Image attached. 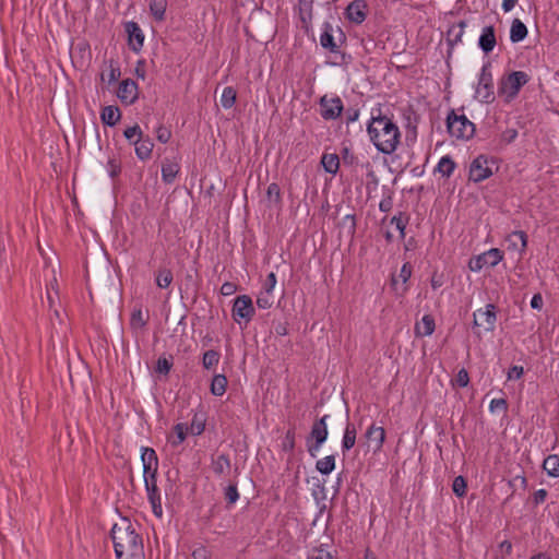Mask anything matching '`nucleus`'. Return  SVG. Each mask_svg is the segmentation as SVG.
I'll return each instance as SVG.
<instances>
[{
    "mask_svg": "<svg viewBox=\"0 0 559 559\" xmlns=\"http://www.w3.org/2000/svg\"><path fill=\"white\" fill-rule=\"evenodd\" d=\"M357 430L354 424L347 423L342 440V452L345 454L356 443Z\"/></svg>",
    "mask_w": 559,
    "mask_h": 559,
    "instance_id": "nucleus-24",
    "label": "nucleus"
},
{
    "mask_svg": "<svg viewBox=\"0 0 559 559\" xmlns=\"http://www.w3.org/2000/svg\"><path fill=\"white\" fill-rule=\"evenodd\" d=\"M173 367L171 360L165 357H159L156 364V372L160 374H168Z\"/></svg>",
    "mask_w": 559,
    "mask_h": 559,
    "instance_id": "nucleus-44",
    "label": "nucleus"
},
{
    "mask_svg": "<svg viewBox=\"0 0 559 559\" xmlns=\"http://www.w3.org/2000/svg\"><path fill=\"white\" fill-rule=\"evenodd\" d=\"M518 136V131L515 129H507L501 134V141L506 144L512 143Z\"/></svg>",
    "mask_w": 559,
    "mask_h": 559,
    "instance_id": "nucleus-57",
    "label": "nucleus"
},
{
    "mask_svg": "<svg viewBox=\"0 0 559 559\" xmlns=\"http://www.w3.org/2000/svg\"><path fill=\"white\" fill-rule=\"evenodd\" d=\"M117 96L124 105H132L139 97L138 84L131 80H122L119 84Z\"/></svg>",
    "mask_w": 559,
    "mask_h": 559,
    "instance_id": "nucleus-12",
    "label": "nucleus"
},
{
    "mask_svg": "<svg viewBox=\"0 0 559 559\" xmlns=\"http://www.w3.org/2000/svg\"><path fill=\"white\" fill-rule=\"evenodd\" d=\"M178 171H179V167L177 164L164 163L162 165V178H163L164 182L171 183L175 180Z\"/></svg>",
    "mask_w": 559,
    "mask_h": 559,
    "instance_id": "nucleus-33",
    "label": "nucleus"
},
{
    "mask_svg": "<svg viewBox=\"0 0 559 559\" xmlns=\"http://www.w3.org/2000/svg\"><path fill=\"white\" fill-rule=\"evenodd\" d=\"M319 105L321 117L328 121L337 119L344 109L343 102L338 96L329 97L323 95L319 100Z\"/></svg>",
    "mask_w": 559,
    "mask_h": 559,
    "instance_id": "nucleus-9",
    "label": "nucleus"
},
{
    "mask_svg": "<svg viewBox=\"0 0 559 559\" xmlns=\"http://www.w3.org/2000/svg\"><path fill=\"white\" fill-rule=\"evenodd\" d=\"M467 484L463 476H456L452 484V490L457 497H464L466 493Z\"/></svg>",
    "mask_w": 559,
    "mask_h": 559,
    "instance_id": "nucleus-41",
    "label": "nucleus"
},
{
    "mask_svg": "<svg viewBox=\"0 0 559 559\" xmlns=\"http://www.w3.org/2000/svg\"><path fill=\"white\" fill-rule=\"evenodd\" d=\"M272 305H273V298L271 297V294L261 292L257 298V306L260 309H269L272 307Z\"/></svg>",
    "mask_w": 559,
    "mask_h": 559,
    "instance_id": "nucleus-46",
    "label": "nucleus"
},
{
    "mask_svg": "<svg viewBox=\"0 0 559 559\" xmlns=\"http://www.w3.org/2000/svg\"><path fill=\"white\" fill-rule=\"evenodd\" d=\"M144 484H145V488L147 491L148 501L155 500V499H160V493H159V490L157 487V479H154V480L145 479Z\"/></svg>",
    "mask_w": 559,
    "mask_h": 559,
    "instance_id": "nucleus-42",
    "label": "nucleus"
},
{
    "mask_svg": "<svg viewBox=\"0 0 559 559\" xmlns=\"http://www.w3.org/2000/svg\"><path fill=\"white\" fill-rule=\"evenodd\" d=\"M332 33V25L330 23H324L323 32L320 36V44L324 49H328L333 53H337L338 46L336 45Z\"/></svg>",
    "mask_w": 559,
    "mask_h": 559,
    "instance_id": "nucleus-18",
    "label": "nucleus"
},
{
    "mask_svg": "<svg viewBox=\"0 0 559 559\" xmlns=\"http://www.w3.org/2000/svg\"><path fill=\"white\" fill-rule=\"evenodd\" d=\"M157 468H158V465L143 464L144 480L145 479H147V480L157 479Z\"/></svg>",
    "mask_w": 559,
    "mask_h": 559,
    "instance_id": "nucleus-48",
    "label": "nucleus"
},
{
    "mask_svg": "<svg viewBox=\"0 0 559 559\" xmlns=\"http://www.w3.org/2000/svg\"><path fill=\"white\" fill-rule=\"evenodd\" d=\"M473 317L474 328H481L485 332H492L495 330L497 321L495 305H486L485 309L476 310Z\"/></svg>",
    "mask_w": 559,
    "mask_h": 559,
    "instance_id": "nucleus-8",
    "label": "nucleus"
},
{
    "mask_svg": "<svg viewBox=\"0 0 559 559\" xmlns=\"http://www.w3.org/2000/svg\"><path fill=\"white\" fill-rule=\"evenodd\" d=\"M502 259L503 252L497 248H492L472 259L468 266L473 272H478L486 265L496 266Z\"/></svg>",
    "mask_w": 559,
    "mask_h": 559,
    "instance_id": "nucleus-10",
    "label": "nucleus"
},
{
    "mask_svg": "<svg viewBox=\"0 0 559 559\" xmlns=\"http://www.w3.org/2000/svg\"><path fill=\"white\" fill-rule=\"evenodd\" d=\"M431 287L433 289H438L439 287H441L443 284H444V276L443 274H439L438 272H433L432 276H431Z\"/></svg>",
    "mask_w": 559,
    "mask_h": 559,
    "instance_id": "nucleus-59",
    "label": "nucleus"
},
{
    "mask_svg": "<svg viewBox=\"0 0 559 559\" xmlns=\"http://www.w3.org/2000/svg\"><path fill=\"white\" fill-rule=\"evenodd\" d=\"M469 377L468 372L463 368L461 369L455 377V384L460 388H465L468 385Z\"/></svg>",
    "mask_w": 559,
    "mask_h": 559,
    "instance_id": "nucleus-50",
    "label": "nucleus"
},
{
    "mask_svg": "<svg viewBox=\"0 0 559 559\" xmlns=\"http://www.w3.org/2000/svg\"><path fill=\"white\" fill-rule=\"evenodd\" d=\"M150 11L158 22L164 21L167 8V0H150Z\"/></svg>",
    "mask_w": 559,
    "mask_h": 559,
    "instance_id": "nucleus-29",
    "label": "nucleus"
},
{
    "mask_svg": "<svg viewBox=\"0 0 559 559\" xmlns=\"http://www.w3.org/2000/svg\"><path fill=\"white\" fill-rule=\"evenodd\" d=\"M150 503L152 506L153 513L160 519L163 516L162 499L151 500Z\"/></svg>",
    "mask_w": 559,
    "mask_h": 559,
    "instance_id": "nucleus-61",
    "label": "nucleus"
},
{
    "mask_svg": "<svg viewBox=\"0 0 559 559\" xmlns=\"http://www.w3.org/2000/svg\"><path fill=\"white\" fill-rule=\"evenodd\" d=\"M436 328L435 319L430 314H425L420 322L415 325V332L419 336H429L433 333Z\"/></svg>",
    "mask_w": 559,
    "mask_h": 559,
    "instance_id": "nucleus-20",
    "label": "nucleus"
},
{
    "mask_svg": "<svg viewBox=\"0 0 559 559\" xmlns=\"http://www.w3.org/2000/svg\"><path fill=\"white\" fill-rule=\"evenodd\" d=\"M543 305H544V300H543V297L540 294H535L533 297H532V300H531V307L535 310H540L543 308Z\"/></svg>",
    "mask_w": 559,
    "mask_h": 559,
    "instance_id": "nucleus-62",
    "label": "nucleus"
},
{
    "mask_svg": "<svg viewBox=\"0 0 559 559\" xmlns=\"http://www.w3.org/2000/svg\"><path fill=\"white\" fill-rule=\"evenodd\" d=\"M120 69L117 67L110 66V70L108 72V83H114L120 78Z\"/></svg>",
    "mask_w": 559,
    "mask_h": 559,
    "instance_id": "nucleus-63",
    "label": "nucleus"
},
{
    "mask_svg": "<svg viewBox=\"0 0 559 559\" xmlns=\"http://www.w3.org/2000/svg\"><path fill=\"white\" fill-rule=\"evenodd\" d=\"M370 141L376 148L385 155L394 153L400 144L401 132L391 118L382 115L380 108L372 110L367 126Z\"/></svg>",
    "mask_w": 559,
    "mask_h": 559,
    "instance_id": "nucleus-1",
    "label": "nucleus"
},
{
    "mask_svg": "<svg viewBox=\"0 0 559 559\" xmlns=\"http://www.w3.org/2000/svg\"><path fill=\"white\" fill-rule=\"evenodd\" d=\"M110 536L117 558H144L142 538L128 519L114 524Z\"/></svg>",
    "mask_w": 559,
    "mask_h": 559,
    "instance_id": "nucleus-2",
    "label": "nucleus"
},
{
    "mask_svg": "<svg viewBox=\"0 0 559 559\" xmlns=\"http://www.w3.org/2000/svg\"><path fill=\"white\" fill-rule=\"evenodd\" d=\"M455 167H456V164L452 159V157L449 155H445L440 158L435 170L440 173L443 177L449 178L453 174Z\"/></svg>",
    "mask_w": 559,
    "mask_h": 559,
    "instance_id": "nucleus-26",
    "label": "nucleus"
},
{
    "mask_svg": "<svg viewBox=\"0 0 559 559\" xmlns=\"http://www.w3.org/2000/svg\"><path fill=\"white\" fill-rule=\"evenodd\" d=\"M489 162L490 159L486 155L477 156L469 166V180L480 182L489 178L492 175ZM491 163H493L492 159Z\"/></svg>",
    "mask_w": 559,
    "mask_h": 559,
    "instance_id": "nucleus-11",
    "label": "nucleus"
},
{
    "mask_svg": "<svg viewBox=\"0 0 559 559\" xmlns=\"http://www.w3.org/2000/svg\"><path fill=\"white\" fill-rule=\"evenodd\" d=\"M237 290V285L231 282H225L221 287V294L224 296H230Z\"/></svg>",
    "mask_w": 559,
    "mask_h": 559,
    "instance_id": "nucleus-58",
    "label": "nucleus"
},
{
    "mask_svg": "<svg viewBox=\"0 0 559 559\" xmlns=\"http://www.w3.org/2000/svg\"><path fill=\"white\" fill-rule=\"evenodd\" d=\"M192 558L193 559H209L210 551L207 550L206 547L200 545L192 550Z\"/></svg>",
    "mask_w": 559,
    "mask_h": 559,
    "instance_id": "nucleus-55",
    "label": "nucleus"
},
{
    "mask_svg": "<svg viewBox=\"0 0 559 559\" xmlns=\"http://www.w3.org/2000/svg\"><path fill=\"white\" fill-rule=\"evenodd\" d=\"M497 44L496 31L492 25L485 26L478 39V46L486 55L491 52Z\"/></svg>",
    "mask_w": 559,
    "mask_h": 559,
    "instance_id": "nucleus-15",
    "label": "nucleus"
},
{
    "mask_svg": "<svg viewBox=\"0 0 559 559\" xmlns=\"http://www.w3.org/2000/svg\"><path fill=\"white\" fill-rule=\"evenodd\" d=\"M236 90L231 86H226L223 90L222 96H221V104L225 109L231 108L236 103Z\"/></svg>",
    "mask_w": 559,
    "mask_h": 559,
    "instance_id": "nucleus-35",
    "label": "nucleus"
},
{
    "mask_svg": "<svg viewBox=\"0 0 559 559\" xmlns=\"http://www.w3.org/2000/svg\"><path fill=\"white\" fill-rule=\"evenodd\" d=\"M489 409L490 412H495L497 409L506 412L508 409V403L504 399H493L490 402Z\"/></svg>",
    "mask_w": 559,
    "mask_h": 559,
    "instance_id": "nucleus-51",
    "label": "nucleus"
},
{
    "mask_svg": "<svg viewBox=\"0 0 559 559\" xmlns=\"http://www.w3.org/2000/svg\"><path fill=\"white\" fill-rule=\"evenodd\" d=\"M342 160L345 165L353 166L357 163V157L350 152L349 148L344 147L342 150Z\"/></svg>",
    "mask_w": 559,
    "mask_h": 559,
    "instance_id": "nucleus-54",
    "label": "nucleus"
},
{
    "mask_svg": "<svg viewBox=\"0 0 559 559\" xmlns=\"http://www.w3.org/2000/svg\"><path fill=\"white\" fill-rule=\"evenodd\" d=\"M543 468L551 477H559V455L550 454L543 463Z\"/></svg>",
    "mask_w": 559,
    "mask_h": 559,
    "instance_id": "nucleus-30",
    "label": "nucleus"
},
{
    "mask_svg": "<svg viewBox=\"0 0 559 559\" xmlns=\"http://www.w3.org/2000/svg\"><path fill=\"white\" fill-rule=\"evenodd\" d=\"M308 559H332V556L329 551H324L322 549L317 550L316 552L308 556Z\"/></svg>",
    "mask_w": 559,
    "mask_h": 559,
    "instance_id": "nucleus-64",
    "label": "nucleus"
},
{
    "mask_svg": "<svg viewBox=\"0 0 559 559\" xmlns=\"http://www.w3.org/2000/svg\"><path fill=\"white\" fill-rule=\"evenodd\" d=\"M142 464L158 465V457L154 449L143 448L141 454Z\"/></svg>",
    "mask_w": 559,
    "mask_h": 559,
    "instance_id": "nucleus-40",
    "label": "nucleus"
},
{
    "mask_svg": "<svg viewBox=\"0 0 559 559\" xmlns=\"http://www.w3.org/2000/svg\"><path fill=\"white\" fill-rule=\"evenodd\" d=\"M341 227L347 233L348 236L354 237L356 231L355 215H345L341 221Z\"/></svg>",
    "mask_w": 559,
    "mask_h": 559,
    "instance_id": "nucleus-39",
    "label": "nucleus"
},
{
    "mask_svg": "<svg viewBox=\"0 0 559 559\" xmlns=\"http://www.w3.org/2000/svg\"><path fill=\"white\" fill-rule=\"evenodd\" d=\"M205 424L203 419H198V415H194V418L190 425V431L194 436H199L204 431Z\"/></svg>",
    "mask_w": 559,
    "mask_h": 559,
    "instance_id": "nucleus-47",
    "label": "nucleus"
},
{
    "mask_svg": "<svg viewBox=\"0 0 559 559\" xmlns=\"http://www.w3.org/2000/svg\"><path fill=\"white\" fill-rule=\"evenodd\" d=\"M524 373V369L522 366H512L508 371V380H518Z\"/></svg>",
    "mask_w": 559,
    "mask_h": 559,
    "instance_id": "nucleus-56",
    "label": "nucleus"
},
{
    "mask_svg": "<svg viewBox=\"0 0 559 559\" xmlns=\"http://www.w3.org/2000/svg\"><path fill=\"white\" fill-rule=\"evenodd\" d=\"M475 94L476 98L483 103L490 104L495 100L493 79L489 61L481 68Z\"/></svg>",
    "mask_w": 559,
    "mask_h": 559,
    "instance_id": "nucleus-6",
    "label": "nucleus"
},
{
    "mask_svg": "<svg viewBox=\"0 0 559 559\" xmlns=\"http://www.w3.org/2000/svg\"><path fill=\"white\" fill-rule=\"evenodd\" d=\"M121 118V112L117 106H105L100 114V120L104 124L114 127Z\"/></svg>",
    "mask_w": 559,
    "mask_h": 559,
    "instance_id": "nucleus-19",
    "label": "nucleus"
},
{
    "mask_svg": "<svg viewBox=\"0 0 559 559\" xmlns=\"http://www.w3.org/2000/svg\"><path fill=\"white\" fill-rule=\"evenodd\" d=\"M466 22L465 21H461L459 22L457 24L453 25L448 34H449V37L453 36V39H449L451 41V44H456L459 41H461V38L464 34V28L466 27Z\"/></svg>",
    "mask_w": 559,
    "mask_h": 559,
    "instance_id": "nucleus-37",
    "label": "nucleus"
},
{
    "mask_svg": "<svg viewBox=\"0 0 559 559\" xmlns=\"http://www.w3.org/2000/svg\"><path fill=\"white\" fill-rule=\"evenodd\" d=\"M530 81V75L524 71H513L501 78L498 93L506 96V100L514 99L520 90Z\"/></svg>",
    "mask_w": 559,
    "mask_h": 559,
    "instance_id": "nucleus-3",
    "label": "nucleus"
},
{
    "mask_svg": "<svg viewBox=\"0 0 559 559\" xmlns=\"http://www.w3.org/2000/svg\"><path fill=\"white\" fill-rule=\"evenodd\" d=\"M218 360L219 353L214 349H210L203 354L202 364L205 369H211L212 367L218 364Z\"/></svg>",
    "mask_w": 559,
    "mask_h": 559,
    "instance_id": "nucleus-38",
    "label": "nucleus"
},
{
    "mask_svg": "<svg viewBox=\"0 0 559 559\" xmlns=\"http://www.w3.org/2000/svg\"><path fill=\"white\" fill-rule=\"evenodd\" d=\"M321 164L324 170L329 174L335 175L340 168V157L336 154H323Z\"/></svg>",
    "mask_w": 559,
    "mask_h": 559,
    "instance_id": "nucleus-27",
    "label": "nucleus"
},
{
    "mask_svg": "<svg viewBox=\"0 0 559 559\" xmlns=\"http://www.w3.org/2000/svg\"><path fill=\"white\" fill-rule=\"evenodd\" d=\"M316 468L323 475H329L335 468V457L334 455H328L321 460H318L316 463Z\"/></svg>",
    "mask_w": 559,
    "mask_h": 559,
    "instance_id": "nucleus-31",
    "label": "nucleus"
},
{
    "mask_svg": "<svg viewBox=\"0 0 559 559\" xmlns=\"http://www.w3.org/2000/svg\"><path fill=\"white\" fill-rule=\"evenodd\" d=\"M390 223L395 225L396 229L400 231V238L404 239L405 237V228L408 223V216L405 213L400 212L397 215H394Z\"/></svg>",
    "mask_w": 559,
    "mask_h": 559,
    "instance_id": "nucleus-36",
    "label": "nucleus"
},
{
    "mask_svg": "<svg viewBox=\"0 0 559 559\" xmlns=\"http://www.w3.org/2000/svg\"><path fill=\"white\" fill-rule=\"evenodd\" d=\"M508 241L512 249H516L520 253H523L527 247V235L525 231L516 230L509 235Z\"/></svg>",
    "mask_w": 559,
    "mask_h": 559,
    "instance_id": "nucleus-22",
    "label": "nucleus"
},
{
    "mask_svg": "<svg viewBox=\"0 0 559 559\" xmlns=\"http://www.w3.org/2000/svg\"><path fill=\"white\" fill-rule=\"evenodd\" d=\"M276 285V275L274 272H271L267 276H266V280L264 281L263 283V292L266 293V294H271L274 289Z\"/></svg>",
    "mask_w": 559,
    "mask_h": 559,
    "instance_id": "nucleus-49",
    "label": "nucleus"
},
{
    "mask_svg": "<svg viewBox=\"0 0 559 559\" xmlns=\"http://www.w3.org/2000/svg\"><path fill=\"white\" fill-rule=\"evenodd\" d=\"M447 129L457 140H469L475 133V124L465 115H456L454 110L447 117Z\"/></svg>",
    "mask_w": 559,
    "mask_h": 559,
    "instance_id": "nucleus-4",
    "label": "nucleus"
},
{
    "mask_svg": "<svg viewBox=\"0 0 559 559\" xmlns=\"http://www.w3.org/2000/svg\"><path fill=\"white\" fill-rule=\"evenodd\" d=\"M148 321V312L144 313L141 308L132 311L130 318V328L133 332H138L145 328Z\"/></svg>",
    "mask_w": 559,
    "mask_h": 559,
    "instance_id": "nucleus-25",
    "label": "nucleus"
},
{
    "mask_svg": "<svg viewBox=\"0 0 559 559\" xmlns=\"http://www.w3.org/2000/svg\"><path fill=\"white\" fill-rule=\"evenodd\" d=\"M230 460L227 454L212 456L211 468L216 476L226 475L230 471Z\"/></svg>",
    "mask_w": 559,
    "mask_h": 559,
    "instance_id": "nucleus-17",
    "label": "nucleus"
},
{
    "mask_svg": "<svg viewBox=\"0 0 559 559\" xmlns=\"http://www.w3.org/2000/svg\"><path fill=\"white\" fill-rule=\"evenodd\" d=\"M366 438L374 443V451H379L385 440V430L383 427L372 424L366 431Z\"/></svg>",
    "mask_w": 559,
    "mask_h": 559,
    "instance_id": "nucleus-16",
    "label": "nucleus"
},
{
    "mask_svg": "<svg viewBox=\"0 0 559 559\" xmlns=\"http://www.w3.org/2000/svg\"><path fill=\"white\" fill-rule=\"evenodd\" d=\"M225 499L228 504H234L239 499V492L236 484H230L225 488Z\"/></svg>",
    "mask_w": 559,
    "mask_h": 559,
    "instance_id": "nucleus-43",
    "label": "nucleus"
},
{
    "mask_svg": "<svg viewBox=\"0 0 559 559\" xmlns=\"http://www.w3.org/2000/svg\"><path fill=\"white\" fill-rule=\"evenodd\" d=\"M330 415H323L320 419L316 420L311 427L310 435L307 439L308 452L311 456H316L317 452L321 449L322 444L328 439V419Z\"/></svg>",
    "mask_w": 559,
    "mask_h": 559,
    "instance_id": "nucleus-5",
    "label": "nucleus"
},
{
    "mask_svg": "<svg viewBox=\"0 0 559 559\" xmlns=\"http://www.w3.org/2000/svg\"><path fill=\"white\" fill-rule=\"evenodd\" d=\"M367 10L368 5L364 0H354L347 5L345 15L350 22L361 24L366 20Z\"/></svg>",
    "mask_w": 559,
    "mask_h": 559,
    "instance_id": "nucleus-13",
    "label": "nucleus"
},
{
    "mask_svg": "<svg viewBox=\"0 0 559 559\" xmlns=\"http://www.w3.org/2000/svg\"><path fill=\"white\" fill-rule=\"evenodd\" d=\"M527 36L526 25L519 19H514L510 28V40L512 43H520Z\"/></svg>",
    "mask_w": 559,
    "mask_h": 559,
    "instance_id": "nucleus-21",
    "label": "nucleus"
},
{
    "mask_svg": "<svg viewBox=\"0 0 559 559\" xmlns=\"http://www.w3.org/2000/svg\"><path fill=\"white\" fill-rule=\"evenodd\" d=\"M156 136L159 142L167 143L170 140L171 133L166 127L159 126L156 129Z\"/></svg>",
    "mask_w": 559,
    "mask_h": 559,
    "instance_id": "nucleus-53",
    "label": "nucleus"
},
{
    "mask_svg": "<svg viewBox=\"0 0 559 559\" xmlns=\"http://www.w3.org/2000/svg\"><path fill=\"white\" fill-rule=\"evenodd\" d=\"M173 280V272L169 269H159L156 273L155 282L159 288H167Z\"/></svg>",
    "mask_w": 559,
    "mask_h": 559,
    "instance_id": "nucleus-34",
    "label": "nucleus"
},
{
    "mask_svg": "<svg viewBox=\"0 0 559 559\" xmlns=\"http://www.w3.org/2000/svg\"><path fill=\"white\" fill-rule=\"evenodd\" d=\"M188 426L186 424L179 423L174 426L175 437H170L168 441L174 445L178 447L181 444L187 437Z\"/></svg>",
    "mask_w": 559,
    "mask_h": 559,
    "instance_id": "nucleus-32",
    "label": "nucleus"
},
{
    "mask_svg": "<svg viewBox=\"0 0 559 559\" xmlns=\"http://www.w3.org/2000/svg\"><path fill=\"white\" fill-rule=\"evenodd\" d=\"M123 135L127 140L132 141L134 136H138V139H140L142 136V131L141 128L138 124H135L127 128L123 132Z\"/></svg>",
    "mask_w": 559,
    "mask_h": 559,
    "instance_id": "nucleus-52",
    "label": "nucleus"
},
{
    "mask_svg": "<svg viewBox=\"0 0 559 559\" xmlns=\"http://www.w3.org/2000/svg\"><path fill=\"white\" fill-rule=\"evenodd\" d=\"M227 383L225 374H215L211 382V393L215 396H222L226 392Z\"/></svg>",
    "mask_w": 559,
    "mask_h": 559,
    "instance_id": "nucleus-28",
    "label": "nucleus"
},
{
    "mask_svg": "<svg viewBox=\"0 0 559 559\" xmlns=\"http://www.w3.org/2000/svg\"><path fill=\"white\" fill-rule=\"evenodd\" d=\"M266 195L270 201H274L275 203L281 202V189L280 186L275 182L269 185L266 189Z\"/></svg>",
    "mask_w": 559,
    "mask_h": 559,
    "instance_id": "nucleus-45",
    "label": "nucleus"
},
{
    "mask_svg": "<svg viewBox=\"0 0 559 559\" xmlns=\"http://www.w3.org/2000/svg\"><path fill=\"white\" fill-rule=\"evenodd\" d=\"M133 143L135 145V154L140 159L144 160L151 156L154 144L150 138L143 139L141 136Z\"/></svg>",
    "mask_w": 559,
    "mask_h": 559,
    "instance_id": "nucleus-23",
    "label": "nucleus"
},
{
    "mask_svg": "<svg viewBox=\"0 0 559 559\" xmlns=\"http://www.w3.org/2000/svg\"><path fill=\"white\" fill-rule=\"evenodd\" d=\"M126 32L129 37V46L133 51H140L143 47L144 35L138 23L128 22L126 24Z\"/></svg>",
    "mask_w": 559,
    "mask_h": 559,
    "instance_id": "nucleus-14",
    "label": "nucleus"
},
{
    "mask_svg": "<svg viewBox=\"0 0 559 559\" xmlns=\"http://www.w3.org/2000/svg\"><path fill=\"white\" fill-rule=\"evenodd\" d=\"M412 275V265L407 262V263H404L401 267V271H400V277L402 278V281L405 283L408 281V278L411 277Z\"/></svg>",
    "mask_w": 559,
    "mask_h": 559,
    "instance_id": "nucleus-60",
    "label": "nucleus"
},
{
    "mask_svg": "<svg viewBox=\"0 0 559 559\" xmlns=\"http://www.w3.org/2000/svg\"><path fill=\"white\" fill-rule=\"evenodd\" d=\"M254 312L255 310L250 296L240 295L235 298L231 316L237 323L240 324L241 320H243L245 323H248L254 316Z\"/></svg>",
    "mask_w": 559,
    "mask_h": 559,
    "instance_id": "nucleus-7",
    "label": "nucleus"
}]
</instances>
